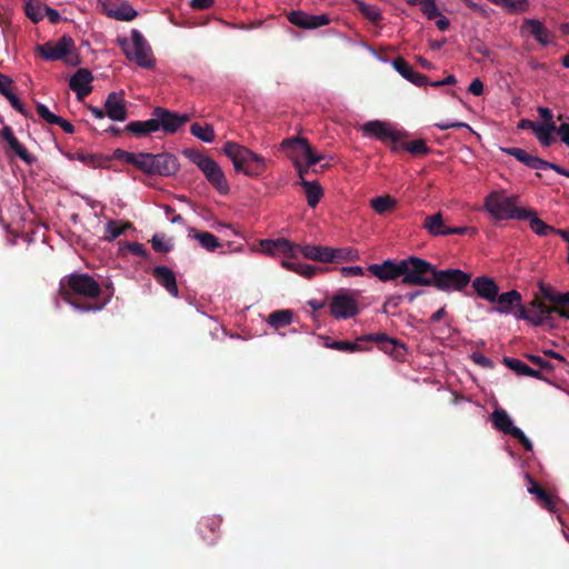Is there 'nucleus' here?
<instances>
[{
  "label": "nucleus",
  "mask_w": 569,
  "mask_h": 569,
  "mask_svg": "<svg viewBox=\"0 0 569 569\" xmlns=\"http://www.w3.org/2000/svg\"><path fill=\"white\" fill-rule=\"evenodd\" d=\"M102 289L100 284L88 273L74 272L61 278L59 293L61 298L74 309L82 312H96L104 308L108 300L102 302H87L83 300H97Z\"/></svg>",
  "instance_id": "obj_1"
},
{
  "label": "nucleus",
  "mask_w": 569,
  "mask_h": 569,
  "mask_svg": "<svg viewBox=\"0 0 569 569\" xmlns=\"http://www.w3.org/2000/svg\"><path fill=\"white\" fill-rule=\"evenodd\" d=\"M221 152L230 159L234 170L244 176L260 177L266 171L264 158L242 144L228 141L223 144Z\"/></svg>",
  "instance_id": "obj_2"
},
{
  "label": "nucleus",
  "mask_w": 569,
  "mask_h": 569,
  "mask_svg": "<svg viewBox=\"0 0 569 569\" xmlns=\"http://www.w3.org/2000/svg\"><path fill=\"white\" fill-rule=\"evenodd\" d=\"M518 199V196L509 197L506 191L496 190L485 198L483 207L495 220H525L530 216V209L519 208Z\"/></svg>",
  "instance_id": "obj_3"
},
{
  "label": "nucleus",
  "mask_w": 569,
  "mask_h": 569,
  "mask_svg": "<svg viewBox=\"0 0 569 569\" xmlns=\"http://www.w3.org/2000/svg\"><path fill=\"white\" fill-rule=\"evenodd\" d=\"M182 153L200 169L208 182L220 194H227L230 191L226 174L217 161L192 148L184 149Z\"/></svg>",
  "instance_id": "obj_4"
},
{
  "label": "nucleus",
  "mask_w": 569,
  "mask_h": 569,
  "mask_svg": "<svg viewBox=\"0 0 569 569\" xmlns=\"http://www.w3.org/2000/svg\"><path fill=\"white\" fill-rule=\"evenodd\" d=\"M118 42L123 50L128 60L136 62L139 67L150 69L154 66V58L151 47L136 29L131 31V41L128 39H118Z\"/></svg>",
  "instance_id": "obj_5"
},
{
  "label": "nucleus",
  "mask_w": 569,
  "mask_h": 569,
  "mask_svg": "<svg viewBox=\"0 0 569 569\" xmlns=\"http://www.w3.org/2000/svg\"><path fill=\"white\" fill-rule=\"evenodd\" d=\"M402 280L401 283L408 286L429 287L435 276L436 267L421 258L411 256L402 259Z\"/></svg>",
  "instance_id": "obj_6"
},
{
  "label": "nucleus",
  "mask_w": 569,
  "mask_h": 569,
  "mask_svg": "<svg viewBox=\"0 0 569 569\" xmlns=\"http://www.w3.org/2000/svg\"><path fill=\"white\" fill-rule=\"evenodd\" d=\"M138 169L147 174L169 177L178 172L179 162L176 156L168 152L157 154L140 152Z\"/></svg>",
  "instance_id": "obj_7"
},
{
  "label": "nucleus",
  "mask_w": 569,
  "mask_h": 569,
  "mask_svg": "<svg viewBox=\"0 0 569 569\" xmlns=\"http://www.w3.org/2000/svg\"><path fill=\"white\" fill-rule=\"evenodd\" d=\"M539 291L545 299L553 305L549 307L539 299L532 301V307L540 313L539 320L548 319L553 312L560 317L569 318V292L559 293L545 283H540Z\"/></svg>",
  "instance_id": "obj_8"
},
{
  "label": "nucleus",
  "mask_w": 569,
  "mask_h": 569,
  "mask_svg": "<svg viewBox=\"0 0 569 569\" xmlns=\"http://www.w3.org/2000/svg\"><path fill=\"white\" fill-rule=\"evenodd\" d=\"M431 280V286L440 291H462L471 281V274L460 269L439 270L436 268Z\"/></svg>",
  "instance_id": "obj_9"
},
{
  "label": "nucleus",
  "mask_w": 569,
  "mask_h": 569,
  "mask_svg": "<svg viewBox=\"0 0 569 569\" xmlns=\"http://www.w3.org/2000/svg\"><path fill=\"white\" fill-rule=\"evenodd\" d=\"M281 148L288 151V156L296 160L303 158L307 161L308 167H313L323 158L318 156L307 139L300 137H293L286 139L281 142Z\"/></svg>",
  "instance_id": "obj_10"
},
{
  "label": "nucleus",
  "mask_w": 569,
  "mask_h": 569,
  "mask_svg": "<svg viewBox=\"0 0 569 569\" xmlns=\"http://www.w3.org/2000/svg\"><path fill=\"white\" fill-rule=\"evenodd\" d=\"M491 421L496 429L518 440L527 451L532 450V442L520 428L513 426V422L506 410L496 409L491 415Z\"/></svg>",
  "instance_id": "obj_11"
},
{
  "label": "nucleus",
  "mask_w": 569,
  "mask_h": 569,
  "mask_svg": "<svg viewBox=\"0 0 569 569\" xmlns=\"http://www.w3.org/2000/svg\"><path fill=\"white\" fill-rule=\"evenodd\" d=\"M357 341L375 342L377 347L388 353L393 359L402 361L407 355V348L400 340L395 339L387 333H369L361 336Z\"/></svg>",
  "instance_id": "obj_12"
},
{
  "label": "nucleus",
  "mask_w": 569,
  "mask_h": 569,
  "mask_svg": "<svg viewBox=\"0 0 569 569\" xmlns=\"http://www.w3.org/2000/svg\"><path fill=\"white\" fill-rule=\"evenodd\" d=\"M37 52L47 61L63 60L74 51V41L70 36H62L57 42L48 41L36 48Z\"/></svg>",
  "instance_id": "obj_13"
},
{
  "label": "nucleus",
  "mask_w": 569,
  "mask_h": 569,
  "mask_svg": "<svg viewBox=\"0 0 569 569\" xmlns=\"http://www.w3.org/2000/svg\"><path fill=\"white\" fill-rule=\"evenodd\" d=\"M330 313L336 319H349L359 313V306L353 297L347 292L336 293L329 305Z\"/></svg>",
  "instance_id": "obj_14"
},
{
  "label": "nucleus",
  "mask_w": 569,
  "mask_h": 569,
  "mask_svg": "<svg viewBox=\"0 0 569 569\" xmlns=\"http://www.w3.org/2000/svg\"><path fill=\"white\" fill-rule=\"evenodd\" d=\"M152 117L158 122V130L162 129L166 133H174L190 120L188 114H179L162 107H156Z\"/></svg>",
  "instance_id": "obj_15"
},
{
  "label": "nucleus",
  "mask_w": 569,
  "mask_h": 569,
  "mask_svg": "<svg viewBox=\"0 0 569 569\" xmlns=\"http://www.w3.org/2000/svg\"><path fill=\"white\" fill-rule=\"evenodd\" d=\"M362 130L365 133L373 136L381 141L390 140L392 143L391 149L393 151H398V143L401 138V133L392 130L386 122L379 120L368 121L363 124Z\"/></svg>",
  "instance_id": "obj_16"
},
{
  "label": "nucleus",
  "mask_w": 569,
  "mask_h": 569,
  "mask_svg": "<svg viewBox=\"0 0 569 569\" xmlns=\"http://www.w3.org/2000/svg\"><path fill=\"white\" fill-rule=\"evenodd\" d=\"M287 19L290 23L301 29H317L330 23L327 14L315 16L301 10L289 12Z\"/></svg>",
  "instance_id": "obj_17"
},
{
  "label": "nucleus",
  "mask_w": 569,
  "mask_h": 569,
  "mask_svg": "<svg viewBox=\"0 0 569 569\" xmlns=\"http://www.w3.org/2000/svg\"><path fill=\"white\" fill-rule=\"evenodd\" d=\"M368 271L381 281L396 280L402 277V260L396 262L393 260H385L382 263H372L368 267Z\"/></svg>",
  "instance_id": "obj_18"
},
{
  "label": "nucleus",
  "mask_w": 569,
  "mask_h": 569,
  "mask_svg": "<svg viewBox=\"0 0 569 569\" xmlns=\"http://www.w3.org/2000/svg\"><path fill=\"white\" fill-rule=\"evenodd\" d=\"M93 81V76L89 69L80 68L78 69L69 80V87L72 91L76 92L77 99L82 101L87 96L92 92L91 82Z\"/></svg>",
  "instance_id": "obj_19"
},
{
  "label": "nucleus",
  "mask_w": 569,
  "mask_h": 569,
  "mask_svg": "<svg viewBox=\"0 0 569 569\" xmlns=\"http://www.w3.org/2000/svg\"><path fill=\"white\" fill-rule=\"evenodd\" d=\"M104 109L109 119L124 121L128 118V109L123 92H110L106 99Z\"/></svg>",
  "instance_id": "obj_20"
},
{
  "label": "nucleus",
  "mask_w": 569,
  "mask_h": 569,
  "mask_svg": "<svg viewBox=\"0 0 569 569\" xmlns=\"http://www.w3.org/2000/svg\"><path fill=\"white\" fill-rule=\"evenodd\" d=\"M521 32H527L533 37L537 42L541 46H548L553 42V34L549 31L545 24L537 19H525L520 28Z\"/></svg>",
  "instance_id": "obj_21"
},
{
  "label": "nucleus",
  "mask_w": 569,
  "mask_h": 569,
  "mask_svg": "<svg viewBox=\"0 0 569 569\" xmlns=\"http://www.w3.org/2000/svg\"><path fill=\"white\" fill-rule=\"evenodd\" d=\"M472 288L480 298L489 302H495L499 292V287L496 281L487 276L475 278L472 281Z\"/></svg>",
  "instance_id": "obj_22"
},
{
  "label": "nucleus",
  "mask_w": 569,
  "mask_h": 569,
  "mask_svg": "<svg viewBox=\"0 0 569 569\" xmlns=\"http://www.w3.org/2000/svg\"><path fill=\"white\" fill-rule=\"evenodd\" d=\"M260 244L262 250L267 253L274 254L280 252L289 257H295L299 249V244L290 242L284 238L261 240Z\"/></svg>",
  "instance_id": "obj_23"
},
{
  "label": "nucleus",
  "mask_w": 569,
  "mask_h": 569,
  "mask_svg": "<svg viewBox=\"0 0 569 569\" xmlns=\"http://www.w3.org/2000/svg\"><path fill=\"white\" fill-rule=\"evenodd\" d=\"M152 274L156 281L161 284L172 297L179 296L176 274L170 268L166 266L154 267Z\"/></svg>",
  "instance_id": "obj_24"
},
{
  "label": "nucleus",
  "mask_w": 569,
  "mask_h": 569,
  "mask_svg": "<svg viewBox=\"0 0 569 569\" xmlns=\"http://www.w3.org/2000/svg\"><path fill=\"white\" fill-rule=\"evenodd\" d=\"M393 68L399 74L411 83L423 87L428 84L427 76L419 73L412 69V67L402 58L398 57L392 61Z\"/></svg>",
  "instance_id": "obj_25"
},
{
  "label": "nucleus",
  "mask_w": 569,
  "mask_h": 569,
  "mask_svg": "<svg viewBox=\"0 0 569 569\" xmlns=\"http://www.w3.org/2000/svg\"><path fill=\"white\" fill-rule=\"evenodd\" d=\"M528 491L536 496L537 501L546 509L555 511L557 499L545 490L529 473L526 475Z\"/></svg>",
  "instance_id": "obj_26"
},
{
  "label": "nucleus",
  "mask_w": 569,
  "mask_h": 569,
  "mask_svg": "<svg viewBox=\"0 0 569 569\" xmlns=\"http://www.w3.org/2000/svg\"><path fill=\"white\" fill-rule=\"evenodd\" d=\"M298 251L306 258L320 262H332L333 248L322 246H299Z\"/></svg>",
  "instance_id": "obj_27"
},
{
  "label": "nucleus",
  "mask_w": 569,
  "mask_h": 569,
  "mask_svg": "<svg viewBox=\"0 0 569 569\" xmlns=\"http://www.w3.org/2000/svg\"><path fill=\"white\" fill-rule=\"evenodd\" d=\"M1 137L9 144L10 149L26 163H32L34 158L28 152L26 147L21 144L16 138L12 129L9 126H4L1 130Z\"/></svg>",
  "instance_id": "obj_28"
},
{
  "label": "nucleus",
  "mask_w": 569,
  "mask_h": 569,
  "mask_svg": "<svg viewBox=\"0 0 569 569\" xmlns=\"http://www.w3.org/2000/svg\"><path fill=\"white\" fill-rule=\"evenodd\" d=\"M502 152L515 157L519 162L536 170H541L543 159L528 153L521 148H501Z\"/></svg>",
  "instance_id": "obj_29"
},
{
  "label": "nucleus",
  "mask_w": 569,
  "mask_h": 569,
  "mask_svg": "<svg viewBox=\"0 0 569 569\" xmlns=\"http://www.w3.org/2000/svg\"><path fill=\"white\" fill-rule=\"evenodd\" d=\"M522 300V297L520 292L517 290H510L508 292H503L501 295H497V299L495 302H497L496 311L500 313H509L513 307L519 305Z\"/></svg>",
  "instance_id": "obj_30"
},
{
  "label": "nucleus",
  "mask_w": 569,
  "mask_h": 569,
  "mask_svg": "<svg viewBox=\"0 0 569 569\" xmlns=\"http://www.w3.org/2000/svg\"><path fill=\"white\" fill-rule=\"evenodd\" d=\"M124 131L138 138L146 137L158 131V122H156L154 117L146 121H131L124 127Z\"/></svg>",
  "instance_id": "obj_31"
},
{
  "label": "nucleus",
  "mask_w": 569,
  "mask_h": 569,
  "mask_svg": "<svg viewBox=\"0 0 569 569\" xmlns=\"http://www.w3.org/2000/svg\"><path fill=\"white\" fill-rule=\"evenodd\" d=\"M422 227L433 237L446 236L445 231L448 229L441 212L427 216L422 222Z\"/></svg>",
  "instance_id": "obj_32"
},
{
  "label": "nucleus",
  "mask_w": 569,
  "mask_h": 569,
  "mask_svg": "<svg viewBox=\"0 0 569 569\" xmlns=\"http://www.w3.org/2000/svg\"><path fill=\"white\" fill-rule=\"evenodd\" d=\"M301 187L305 190L307 202L309 207L316 208L323 196V190L318 181H300Z\"/></svg>",
  "instance_id": "obj_33"
},
{
  "label": "nucleus",
  "mask_w": 569,
  "mask_h": 569,
  "mask_svg": "<svg viewBox=\"0 0 569 569\" xmlns=\"http://www.w3.org/2000/svg\"><path fill=\"white\" fill-rule=\"evenodd\" d=\"M553 132L558 134L556 123H541L535 128V136L542 147H550L556 141Z\"/></svg>",
  "instance_id": "obj_34"
},
{
  "label": "nucleus",
  "mask_w": 569,
  "mask_h": 569,
  "mask_svg": "<svg viewBox=\"0 0 569 569\" xmlns=\"http://www.w3.org/2000/svg\"><path fill=\"white\" fill-rule=\"evenodd\" d=\"M503 363L509 369L517 372V375H519V376H528V377L541 379V373L539 370H535V369L530 368L528 365H526L525 362H522L519 359L505 357Z\"/></svg>",
  "instance_id": "obj_35"
},
{
  "label": "nucleus",
  "mask_w": 569,
  "mask_h": 569,
  "mask_svg": "<svg viewBox=\"0 0 569 569\" xmlns=\"http://www.w3.org/2000/svg\"><path fill=\"white\" fill-rule=\"evenodd\" d=\"M190 233L193 234V238L197 239L200 243V246L210 251L213 252L217 249L221 248V242L219 239L211 232L208 231H198L196 229H191Z\"/></svg>",
  "instance_id": "obj_36"
},
{
  "label": "nucleus",
  "mask_w": 569,
  "mask_h": 569,
  "mask_svg": "<svg viewBox=\"0 0 569 569\" xmlns=\"http://www.w3.org/2000/svg\"><path fill=\"white\" fill-rule=\"evenodd\" d=\"M323 346L329 349L338 350L341 352H357L365 350L358 342L347 340H333L329 336L322 337Z\"/></svg>",
  "instance_id": "obj_37"
},
{
  "label": "nucleus",
  "mask_w": 569,
  "mask_h": 569,
  "mask_svg": "<svg viewBox=\"0 0 569 569\" xmlns=\"http://www.w3.org/2000/svg\"><path fill=\"white\" fill-rule=\"evenodd\" d=\"M402 149L410 152L413 156H426L430 152V148L427 146L423 139H416L412 141H401L399 139L398 150Z\"/></svg>",
  "instance_id": "obj_38"
},
{
  "label": "nucleus",
  "mask_w": 569,
  "mask_h": 569,
  "mask_svg": "<svg viewBox=\"0 0 569 569\" xmlns=\"http://www.w3.org/2000/svg\"><path fill=\"white\" fill-rule=\"evenodd\" d=\"M526 220H529V226L531 228V230L537 233L538 236H548L550 233H555L557 232V229L547 224L545 221H542L541 219H539L536 214V211L533 210H530V216L527 217Z\"/></svg>",
  "instance_id": "obj_39"
},
{
  "label": "nucleus",
  "mask_w": 569,
  "mask_h": 569,
  "mask_svg": "<svg viewBox=\"0 0 569 569\" xmlns=\"http://www.w3.org/2000/svg\"><path fill=\"white\" fill-rule=\"evenodd\" d=\"M370 204L376 213L385 214L396 208L397 201L390 196H380L371 199Z\"/></svg>",
  "instance_id": "obj_40"
},
{
  "label": "nucleus",
  "mask_w": 569,
  "mask_h": 569,
  "mask_svg": "<svg viewBox=\"0 0 569 569\" xmlns=\"http://www.w3.org/2000/svg\"><path fill=\"white\" fill-rule=\"evenodd\" d=\"M293 312L289 309L273 311L269 315L268 322L274 328H282L292 322Z\"/></svg>",
  "instance_id": "obj_41"
},
{
  "label": "nucleus",
  "mask_w": 569,
  "mask_h": 569,
  "mask_svg": "<svg viewBox=\"0 0 569 569\" xmlns=\"http://www.w3.org/2000/svg\"><path fill=\"white\" fill-rule=\"evenodd\" d=\"M352 2L357 6L360 13L372 23L378 24L382 20L381 12L378 8L367 4L361 0H352Z\"/></svg>",
  "instance_id": "obj_42"
},
{
  "label": "nucleus",
  "mask_w": 569,
  "mask_h": 569,
  "mask_svg": "<svg viewBox=\"0 0 569 569\" xmlns=\"http://www.w3.org/2000/svg\"><path fill=\"white\" fill-rule=\"evenodd\" d=\"M221 522L222 519L219 516L208 517L201 522V526L211 532L210 537L202 535L203 541H206L208 545H213L217 541L216 532L220 528Z\"/></svg>",
  "instance_id": "obj_43"
},
{
  "label": "nucleus",
  "mask_w": 569,
  "mask_h": 569,
  "mask_svg": "<svg viewBox=\"0 0 569 569\" xmlns=\"http://www.w3.org/2000/svg\"><path fill=\"white\" fill-rule=\"evenodd\" d=\"M190 132L203 142H212L214 140V130L210 124L201 126L198 122H193L190 127Z\"/></svg>",
  "instance_id": "obj_44"
},
{
  "label": "nucleus",
  "mask_w": 569,
  "mask_h": 569,
  "mask_svg": "<svg viewBox=\"0 0 569 569\" xmlns=\"http://www.w3.org/2000/svg\"><path fill=\"white\" fill-rule=\"evenodd\" d=\"M283 267L288 270H292L307 279H311L318 271V269L311 264H302L300 262L283 261Z\"/></svg>",
  "instance_id": "obj_45"
},
{
  "label": "nucleus",
  "mask_w": 569,
  "mask_h": 569,
  "mask_svg": "<svg viewBox=\"0 0 569 569\" xmlns=\"http://www.w3.org/2000/svg\"><path fill=\"white\" fill-rule=\"evenodd\" d=\"M46 4H42L41 2L37 0H28L24 6V11L27 17L32 22H39L43 18V7Z\"/></svg>",
  "instance_id": "obj_46"
},
{
  "label": "nucleus",
  "mask_w": 569,
  "mask_h": 569,
  "mask_svg": "<svg viewBox=\"0 0 569 569\" xmlns=\"http://www.w3.org/2000/svg\"><path fill=\"white\" fill-rule=\"evenodd\" d=\"M108 16L120 21H131L137 17V11L130 4H121L114 10H109Z\"/></svg>",
  "instance_id": "obj_47"
},
{
  "label": "nucleus",
  "mask_w": 569,
  "mask_h": 569,
  "mask_svg": "<svg viewBox=\"0 0 569 569\" xmlns=\"http://www.w3.org/2000/svg\"><path fill=\"white\" fill-rule=\"evenodd\" d=\"M333 261H353L358 259V251L352 248L333 249Z\"/></svg>",
  "instance_id": "obj_48"
},
{
  "label": "nucleus",
  "mask_w": 569,
  "mask_h": 569,
  "mask_svg": "<svg viewBox=\"0 0 569 569\" xmlns=\"http://www.w3.org/2000/svg\"><path fill=\"white\" fill-rule=\"evenodd\" d=\"M124 233V228H120L118 221L110 220L106 226L103 239L111 242Z\"/></svg>",
  "instance_id": "obj_49"
},
{
  "label": "nucleus",
  "mask_w": 569,
  "mask_h": 569,
  "mask_svg": "<svg viewBox=\"0 0 569 569\" xmlns=\"http://www.w3.org/2000/svg\"><path fill=\"white\" fill-rule=\"evenodd\" d=\"M114 157L126 163L132 164L133 167H136L138 169L140 152L134 153V152H129L126 150L117 149L114 151Z\"/></svg>",
  "instance_id": "obj_50"
},
{
  "label": "nucleus",
  "mask_w": 569,
  "mask_h": 569,
  "mask_svg": "<svg viewBox=\"0 0 569 569\" xmlns=\"http://www.w3.org/2000/svg\"><path fill=\"white\" fill-rule=\"evenodd\" d=\"M163 236L154 234L150 240L152 249L157 252L167 253L171 251L172 244L170 242L164 241Z\"/></svg>",
  "instance_id": "obj_51"
},
{
  "label": "nucleus",
  "mask_w": 569,
  "mask_h": 569,
  "mask_svg": "<svg viewBox=\"0 0 569 569\" xmlns=\"http://www.w3.org/2000/svg\"><path fill=\"white\" fill-rule=\"evenodd\" d=\"M127 249L131 253L141 257L143 259L148 258V251L144 249L143 244L140 242H124L120 250Z\"/></svg>",
  "instance_id": "obj_52"
},
{
  "label": "nucleus",
  "mask_w": 569,
  "mask_h": 569,
  "mask_svg": "<svg viewBox=\"0 0 569 569\" xmlns=\"http://www.w3.org/2000/svg\"><path fill=\"white\" fill-rule=\"evenodd\" d=\"M37 113L41 119H43L49 124H53L54 121H57L58 116L52 113L47 106L37 102L36 104Z\"/></svg>",
  "instance_id": "obj_53"
},
{
  "label": "nucleus",
  "mask_w": 569,
  "mask_h": 569,
  "mask_svg": "<svg viewBox=\"0 0 569 569\" xmlns=\"http://www.w3.org/2000/svg\"><path fill=\"white\" fill-rule=\"evenodd\" d=\"M446 236L449 234H461V236H470L473 237L478 233L477 228L466 226V227H448V229L445 231Z\"/></svg>",
  "instance_id": "obj_54"
},
{
  "label": "nucleus",
  "mask_w": 569,
  "mask_h": 569,
  "mask_svg": "<svg viewBox=\"0 0 569 569\" xmlns=\"http://www.w3.org/2000/svg\"><path fill=\"white\" fill-rule=\"evenodd\" d=\"M77 159L90 167H93V168H97L101 164V158L97 154L78 152Z\"/></svg>",
  "instance_id": "obj_55"
},
{
  "label": "nucleus",
  "mask_w": 569,
  "mask_h": 569,
  "mask_svg": "<svg viewBox=\"0 0 569 569\" xmlns=\"http://www.w3.org/2000/svg\"><path fill=\"white\" fill-rule=\"evenodd\" d=\"M10 102L11 107L23 116H28L27 110L20 99L11 91L4 96Z\"/></svg>",
  "instance_id": "obj_56"
},
{
  "label": "nucleus",
  "mask_w": 569,
  "mask_h": 569,
  "mask_svg": "<svg viewBox=\"0 0 569 569\" xmlns=\"http://www.w3.org/2000/svg\"><path fill=\"white\" fill-rule=\"evenodd\" d=\"M526 357L530 362L538 366L542 370H547V371L553 370V366L550 363V361L546 360L545 358H542L540 356L526 355Z\"/></svg>",
  "instance_id": "obj_57"
},
{
  "label": "nucleus",
  "mask_w": 569,
  "mask_h": 569,
  "mask_svg": "<svg viewBox=\"0 0 569 569\" xmlns=\"http://www.w3.org/2000/svg\"><path fill=\"white\" fill-rule=\"evenodd\" d=\"M516 307H518V311H517V318L519 319H526V320H530L535 323H540L542 320H539L540 319V313L537 311V316L533 317L522 305L521 302L519 305H517Z\"/></svg>",
  "instance_id": "obj_58"
},
{
  "label": "nucleus",
  "mask_w": 569,
  "mask_h": 569,
  "mask_svg": "<svg viewBox=\"0 0 569 569\" xmlns=\"http://www.w3.org/2000/svg\"><path fill=\"white\" fill-rule=\"evenodd\" d=\"M471 49L485 58H489L491 54V50L478 39L471 43Z\"/></svg>",
  "instance_id": "obj_59"
},
{
  "label": "nucleus",
  "mask_w": 569,
  "mask_h": 569,
  "mask_svg": "<svg viewBox=\"0 0 569 569\" xmlns=\"http://www.w3.org/2000/svg\"><path fill=\"white\" fill-rule=\"evenodd\" d=\"M421 11L423 12V14L429 19V20H432L437 17L440 16V11L439 9L437 8L436 6V2L435 0L431 1L428 6H425Z\"/></svg>",
  "instance_id": "obj_60"
},
{
  "label": "nucleus",
  "mask_w": 569,
  "mask_h": 569,
  "mask_svg": "<svg viewBox=\"0 0 569 569\" xmlns=\"http://www.w3.org/2000/svg\"><path fill=\"white\" fill-rule=\"evenodd\" d=\"M340 272L343 277H355V276H362L363 269L359 266L342 267L340 269Z\"/></svg>",
  "instance_id": "obj_61"
},
{
  "label": "nucleus",
  "mask_w": 569,
  "mask_h": 569,
  "mask_svg": "<svg viewBox=\"0 0 569 569\" xmlns=\"http://www.w3.org/2000/svg\"><path fill=\"white\" fill-rule=\"evenodd\" d=\"M12 79L9 76L0 73V93L6 96L11 91Z\"/></svg>",
  "instance_id": "obj_62"
},
{
  "label": "nucleus",
  "mask_w": 569,
  "mask_h": 569,
  "mask_svg": "<svg viewBox=\"0 0 569 569\" xmlns=\"http://www.w3.org/2000/svg\"><path fill=\"white\" fill-rule=\"evenodd\" d=\"M558 136L560 137V140L569 147V122L558 126Z\"/></svg>",
  "instance_id": "obj_63"
},
{
  "label": "nucleus",
  "mask_w": 569,
  "mask_h": 569,
  "mask_svg": "<svg viewBox=\"0 0 569 569\" xmlns=\"http://www.w3.org/2000/svg\"><path fill=\"white\" fill-rule=\"evenodd\" d=\"M469 92L473 96H481L483 92V83L479 78L472 80L468 88Z\"/></svg>",
  "instance_id": "obj_64"
}]
</instances>
